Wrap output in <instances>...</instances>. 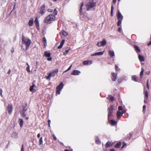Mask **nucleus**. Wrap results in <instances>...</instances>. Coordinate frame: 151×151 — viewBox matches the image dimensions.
I'll return each instance as SVG.
<instances>
[{
  "instance_id": "obj_1",
  "label": "nucleus",
  "mask_w": 151,
  "mask_h": 151,
  "mask_svg": "<svg viewBox=\"0 0 151 151\" xmlns=\"http://www.w3.org/2000/svg\"><path fill=\"white\" fill-rule=\"evenodd\" d=\"M30 40L27 37L23 36L22 38V43L23 44L26 45V49L28 50L31 44Z\"/></svg>"
},
{
  "instance_id": "obj_2",
  "label": "nucleus",
  "mask_w": 151,
  "mask_h": 151,
  "mask_svg": "<svg viewBox=\"0 0 151 151\" xmlns=\"http://www.w3.org/2000/svg\"><path fill=\"white\" fill-rule=\"evenodd\" d=\"M55 16L53 14H50L47 16L44 19V22L47 24L50 23L55 20Z\"/></svg>"
},
{
  "instance_id": "obj_3",
  "label": "nucleus",
  "mask_w": 151,
  "mask_h": 151,
  "mask_svg": "<svg viewBox=\"0 0 151 151\" xmlns=\"http://www.w3.org/2000/svg\"><path fill=\"white\" fill-rule=\"evenodd\" d=\"M96 2L95 0H90L86 6L87 10L88 11L90 9L96 5Z\"/></svg>"
},
{
  "instance_id": "obj_4",
  "label": "nucleus",
  "mask_w": 151,
  "mask_h": 151,
  "mask_svg": "<svg viewBox=\"0 0 151 151\" xmlns=\"http://www.w3.org/2000/svg\"><path fill=\"white\" fill-rule=\"evenodd\" d=\"M117 17L118 20V21L117 23V25L118 26L121 27V24L122 21L123 19V17L119 10L117 11Z\"/></svg>"
},
{
  "instance_id": "obj_5",
  "label": "nucleus",
  "mask_w": 151,
  "mask_h": 151,
  "mask_svg": "<svg viewBox=\"0 0 151 151\" xmlns=\"http://www.w3.org/2000/svg\"><path fill=\"white\" fill-rule=\"evenodd\" d=\"M27 104H23L22 106L23 109L20 111L21 115L22 116H26V114L25 113V112L27 109Z\"/></svg>"
},
{
  "instance_id": "obj_6",
  "label": "nucleus",
  "mask_w": 151,
  "mask_h": 151,
  "mask_svg": "<svg viewBox=\"0 0 151 151\" xmlns=\"http://www.w3.org/2000/svg\"><path fill=\"white\" fill-rule=\"evenodd\" d=\"M64 86V84L63 83L61 82L56 87V94H60L61 91L63 88Z\"/></svg>"
},
{
  "instance_id": "obj_7",
  "label": "nucleus",
  "mask_w": 151,
  "mask_h": 151,
  "mask_svg": "<svg viewBox=\"0 0 151 151\" xmlns=\"http://www.w3.org/2000/svg\"><path fill=\"white\" fill-rule=\"evenodd\" d=\"M58 70L57 69L54 70H53L51 72L49 73L48 76L46 78L48 80H50V77L52 76L54 77L55 76V73H57L58 72Z\"/></svg>"
},
{
  "instance_id": "obj_8",
  "label": "nucleus",
  "mask_w": 151,
  "mask_h": 151,
  "mask_svg": "<svg viewBox=\"0 0 151 151\" xmlns=\"http://www.w3.org/2000/svg\"><path fill=\"white\" fill-rule=\"evenodd\" d=\"M41 7V9L39 13L42 15L44 14L45 13V6L44 5H43Z\"/></svg>"
},
{
  "instance_id": "obj_9",
  "label": "nucleus",
  "mask_w": 151,
  "mask_h": 151,
  "mask_svg": "<svg viewBox=\"0 0 151 151\" xmlns=\"http://www.w3.org/2000/svg\"><path fill=\"white\" fill-rule=\"evenodd\" d=\"M113 106H111L110 108H108V109L109 110V112L108 114V118L109 119L110 117L111 116V113L113 111Z\"/></svg>"
},
{
  "instance_id": "obj_10",
  "label": "nucleus",
  "mask_w": 151,
  "mask_h": 151,
  "mask_svg": "<svg viewBox=\"0 0 151 151\" xmlns=\"http://www.w3.org/2000/svg\"><path fill=\"white\" fill-rule=\"evenodd\" d=\"M7 110L9 114H11L13 108L12 105L9 104L8 106Z\"/></svg>"
},
{
  "instance_id": "obj_11",
  "label": "nucleus",
  "mask_w": 151,
  "mask_h": 151,
  "mask_svg": "<svg viewBox=\"0 0 151 151\" xmlns=\"http://www.w3.org/2000/svg\"><path fill=\"white\" fill-rule=\"evenodd\" d=\"M81 72L79 70H74L72 71L71 74L73 75H78Z\"/></svg>"
},
{
  "instance_id": "obj_12",
  "label": "nucleus",
  "mask_w": 151,
  "mask_h": 151,
  "mask_svg": "<svg viewBox=\"0 0 151 151\" xmlns=\"http://www.w3.org/2000/svg\"><path fill=\"white\" fill-rule=\"evenodd\" d=\"M34 23V19L33 18H30V20H29L28 23V25L30 26H32L33 24Z\"/></svg>"
},
{
  "instance_id": "obj_13",
  "label": "nucleus",
  "mask_w": 151,
  "mask_h": 151,
  "mask_svg": "<svg viewBox=\"0 0 151 151\" xmlns=\"http://www.w3.org/2000/svg\"><path fill=\"white\" fill-rule=\"evenodd\" d=\"M111 75L112 76V79L113 81H115L116 79V74L115 75L114 72L111 73Z\"/></svg>"
},
{
  "instance_id": "obj_14",
  "label": "nucleus",
  "mask_w": 151,
  "mask_h": 151,
  "mask_svg": "<svg viewBox=\"0 0 151 151\" xmlns=\"http://www.w3.org/2000/svg\"><path fill=\"white\" fill-rule=\"evenodd\" d=\"M92 63V61H85L83 62V64L85 65H89Z\"/></svg>"
},
{
  "instance_id": "obj_15",
  "label": "nucleus",
  "mask_w": 151,
  "mask_h": 151,
  "mask_svg": "<svg viewBox=\"0 0 151 151\" xmlns=\"http://www.w3.org/2000/svg\"><path fill=\"white\" fill-rule=\"evenodd\" d=\"M113 144V143L110 142H108L106 144L105 146V148L106 149L107 148L112 146Z\"/></svg>"
},
{
  "instance_id": "obj_16",
  "label": "nucleus",
  "mask_w": 151,
  "mask_h": 151,
  "mask_svg": "<svg viewBox=\"0 0 151 151\" xmlns=\"http://www.w3.org/2000/svg\"><path fill=\"white\" fill-rule=\"evenodd\" d=\"M104 51L99 52L92 54L91 56H100L102 55L104 53Z\"/></svg>"
},
{
  "instance_id": "obj_17",
  "label": "nucleus",
  "mask_w": 151,
  "mask_h": 151,
  "mask_svg": "<svg viewBox=\"0 0 151 151\" xmlns=\"http://www.w3.org/2000/svg\"><path fill=\"white\" fill-rule=\"evenodd\" d=\"M144 92L145 95V99L147 100L148 99V93L147 91H145V89H144Z\"/></svg>"
},
{
  "instance_id": "obj_18",
  "label": "nucleus",
  "mask_w": 151,
  "mask_h": 151,
  "mask_svg": "<svg viewBox=\"0 0 151 151\" xmlns=\"http://www.w3.org/2000/svg\"><path fill=\"white\" fill-rule=\"evenodd\" d=\"M134 46L136 51L138 53H140V50L139 49V47L137 46L136 45H134Z\"/></svg>"
},
{
  "instance_id": "obj_19",
  "label": "nucleus",
  "mask_w": 151,
  "mask_h": 151,
  "mask_svg": "<svg viewBox=\"0 0 151 151\" xmlns=\"http://www.w3.org/2000/svg\"><path fill=\"white\" fill-rule=\"evenodd\" d=\"M19 124L20 127H22L24 123V121L23 119H19Z\"/></svg>"
},
{
  "instance_id": "obj_20",
  "label": "nucleus",
  "mask_w": 151,
  "mask_h": 151,
  "mask_svg": "<svg viewBox=\"0 0 151 151\" xmlns=\"http://www.w3.org/2000/svg\"><path fill=\"white\" fill-rule=\"evenodd\" d=\"M65 42V40H62L61 42L60 43V45L58 47V49H60L62 48L64 43Z\"/></svg>"
},
{
  "instance_id": "obj_21",
  "label": "nucleus",
  "mask_w": 151,
  "mask_h": 151,
  "mask_svg": "<svg viewBox=\"0 0 151 151\" xmlns=\"http://www.w3.org/2000/svg\"><path fill=\"white\" fill-rule=\"evenodd\" d=\"M123 114V113H122V112H121L120 111H118L116 114L117 116V118L118 119H120L121 118V117L122 116Z\"/></svg>"
},
{
  "instance_id": "obj_22",
  "label": "nucleus",
  "mask_w": 151,
  "mask_h": 151,
  "mask_svg": "<svg viewBox=\"0 0 151 151\" xmlns=\"http://www.w3.org/2000/svg\"><path fill=\"white\" fill-rule=\"evenodd\" d=\"M36 86L33 83L32 85L30 87V91L31 92L34 91L35 90L34 88Z\"/></svg>"
},
{
  "instance_id": "obj_23",
  "label": "nucleus",
  "mask_w": 151,
  "mask_h": 151,
  "mask_svg": "<svg viewBox=\"0 0 151 151\" xmlns=\"http://www.w3.org/2000/svg\"><path fill=\"white\" fill-rule=\"evenodd\" d=\"M12 137L15 138H17L18 137V134L15 132H13L12 134Z\"/></svg>"
},
{
  "instance_id": "obj_24",
  "label": "nucleus",
  "mask_w": 151,
  "mask_h": 151,
  "mask_svg": "<svg viewBox=\"0 0 151 151\" xmlns=\"http://www.w3.org/2000/svg\"><path fill=\"white\" fill-rule=\"evenodd\" d=\"M138 58L141 62H143L144 61V59L143 57L141 56L140 54L138 55Z\"/></svg>"
},
{
  "instance_id": "obj_25",
  "label": "nucleus",
  "mask_w": 151,
  "mask_h": 151,
  "mask_svg": "<svg viewBox=\"0 0 151 151\" xmlns=\"http://www.w3.org/2000/svg\"><path fill=\"white\" fill-rule=\"evenodd\" d=\"M109 54L111 57H113L114 56V52L113 50H109Z\"/></svg>"
},
{
  "instance_id": "obj_26",
  "label": "nucleus",
  "mask_w": 151,
  "mask_h": 151,
  "mask_svg": "<svg viewBox=\"0 0 151 151\" xmlns=\"http://www.w3.org/2000/svg\"><path fill=\"white\" fill-rule=\"evenodd\" d=\"M44 55L45 57H50L51 55V54L50 52H47L45 51L44 53Z\"/></svg>"
},
{
  "instance_id": "obj_27",
  "label": "nucleus",
  "mask_w": 151,
  "mask_h": 151,
  "mask_svg": "<svg viewBox=\"0 0 151 151\" xmlns=\"http://www.w3.org/2000/svg\"><path fill=\"white\" fill-rule=\"evenodd\" d=\"M70 49V47H68L65 49V51L63 52L64 55H65L68 53V51Z\"/></svg>"
},
{
  "instance_id": "obj_28",
  "label": "nucleus",
  "mask_w": 151,
  "mask_h": 151,
  "mask_svg": "<svg viewBox=\"0 0 151 151\" xmlns=\"http://www.w3.org/2000/svg\"><path fill=\"white\" fill-rule=\"evenodd\" d=\"M110 124L112 125H114L116 124V122L113 120H111L110 122Z\"/></svg>"
},
{
  "instance_id": "obj_29",
  "label": "nucleus",
  "mask_w": 151,
  "mask_h": 151,
  "mask_svg": "<svg viewBox=\"0 0 151 151\" xmlns=\"http://www.w3.org/2000/svg\"><path fill=\"white\" fill-rule=\"evenodd\" d=\"M35 24L37 26H39V23L38 20L37 18V17H36L35 20Z\"/></svg>"
},
{
  "instance_id": "obj_30",
  "label": "nucleus",
  "mask_w": 151,
  "mask_h": 151,
  "mask_svg": "<svg viewBox=\"0 0 151 151\" xmlns=\"http://www.w3.org/2000/svg\"><path fill=\"white\" fill-rule=\"evenodd\" d=\"M101 45L102 46H104L106 45V41L104 39V40L102 41H101Z\"/></svg>"
},
{
  "instance_id": "obj_31",
  "label": "nucleus",
  "mask_w": 151,
  "mask_h": 151,
  "mask_svg": "<svg viewBox=\"0 0 151 151\" xmlns=\"http://www.w3.org/2000/svg\"><path fill=\"white\" fill-rule=\"evenodd\" d=\"M132 79L135 81H137L138 79L137 77L135 76H133L132 77Z\"/></svg>"
},
{
  "instance_id": "obj_32",
  "label": "nucleus",
  "mask_w": 151,
  "mask_h": 151,
  "mask_svg": "<svg viewBox=\"0 0 151 151\" xmlns=\"http://www.w3.org/2000/svg\"><path fill=\"white\" fill-rule=\"evenodd\" d=\"M60 33H62L64 36H66L68 35V33L64 30H62L60 32Z\"/></svg>"
},
{
  "instance_id": "obj_33",
  "label": "nucleus",
  "mask_w": 151,
  "mask_h": 151,
  "mask_svg": "<svg viewBox=\"0 0 151 151\" xmlns=\"http://www.w3.org/2000/svg\"><path fill=\"white\" fill-rule=\"evenodd\" d=\"M96 143H97L98 144H100V142L99 141V137L98 136H97L96 137Z\"/></svg>"
},
{
  "instance_id": "obj_34",
  "label": "nucleus",
  "mask_w": 151,
  "mask_h": 151,
  "mask_svg": "<svg viewBox=\"0 0 151 151\" xmlns=\"http://www.w3.org/2000/svg\"><path fill=\"white\" fill-rule=\"evenodd\" d=\"M121 145V142L117 143L115 146V147L116 148H119Z\"/></svg>"
},
{
  "instance_id": "obj_35",
  "label": "nucleus",
  "mask_w": 151,
  "mask_h": 151,
  "mask_svg": "<svg viewBox=\"0 0 151 151\" xmlns=\"http://www.w3.org/2000/svg\"><path fill=\"white\" fill-rule=\"evenodd\" d=\"M144 71V69L143 68H142L141 69V71L140 73V76L141 77H142L143 76Z\"/></svg>"
},
{
  "instance_id": "obj_36",
  "label": "nucleus",
  "mask_w": 151,
  "mask_h": 151,
  "mask_svg": "<svg viewBox=\"0 0 151 151\" xmlns=\"http://www.w3.org/2000/svg\"><path fill=\"white\" fill-rule=\"evenodd\" d=\"M108 98L112 101H113L114 100V98L111 95L109 96Z\"/></svg>"
},
{
  "instance_id": "obj_37",
  "label": "nucleus",
  "mask_w": 151,
  "mask_h": 151,
  "mask_svg": "<svg viewBox=\"0 0 151 151\" xmlns=\"http://www.w3.org/2000/svg\"><path fill=\"white\" fill-rule=\"evenodd\" d=\"M43 144L42 138V137H41L39 139V145H42Z\"/></svg>"
},
{
  "instance_id": "obj_38",
  "label": "nucleus",
  "mask_w": 151,
  "mask_h": 151,
  "mask_svg": "<svg viewBox=\"0 0 151 151\" xmlns=\"http://www.w3.org/2000/svg\"><path fill=\"white\" fill-rule=\"evenodd\" d=\"M43 43L44 45H46L47 42H46V40L45 37H44L43 38Z\"/></svg>"
},
{
  "instance_id": "obj_39",
  "label": "nucleus",
  "mask_w": 151,
  "mask_h": 151,
  "mask_svg": "<svg viewBox=\"0 0 151 151\" xmlns=\"http://www.w3.org/2000/svg\"><path fill=\"white\" fill-rule=\"evenodd\" d=\"M53 13L55 16L58 13V12L55 9L53 12Z\"/></svg>"
},
{
  "instance_id": "obj_40",
  "label": "nucleus",
  "mask_w": 151,
  "mask_h": 151,
  "mask_svg": "<svg viewBox=\"0 0 151 151\" xmlns=\"http://www.w3.org/2000/svg\"><path fill=\"white\" fill-rule=\"evenodd\" d=\"M146 106L145 105H144L143 106L142 111L144 113L145 112V111L146 110Z\"/></svg>"
},
{
  "instance_id": "obj_41",
  "label": "nucleus",
  "mask_w": 151,
  "mask_h": 151,
  "mask_svg": "<svg viewBox=\"0 0 151 151\" xmlns=\"http://www.w3.org/2000/svg\"><path fill=\"white\" fill-rule=\"evenodd\" d=\"M83 3H82L81 4V6L80 8V13H81V12L82 9V7L83 6Z\"/></svg>"
},
{
  "instance_id": "obj_42",
  "label": "nucleus",
  "mask_w": 151,
  "mask_h": 151,
  "mask_svg": "<svg viewBox=\"0 0 151 151\" xmlns=\"http://www.w3.org/2000/svg\"><path fill=\"white\" fill-rule=\"evenodd\" d=\"M72 65H71L70 66V67H69V68L67 69V70H65V71L64 72H65L71 69V68L72 67Z\"/></svg>"
},
{
  "instance_id": "obj_43",
  "label": "nucleus",
  "mask_w": 151,
  "mask_h": 151,
  "mask_svg": "<svg viewBox=\"0 0 151 151\" xmlns=\"http://www.w3.org/2000/svg\"><path fill=\"white\" fill-rule=\"evenodd\" d=\"M115 69L117 71L119 70L120 69L119 67L116 65H115Z\"/></svg>"
},
{
  "instance_id": "obj_44",
  "label": "nucleus",
  "mask_w": 151,
  "mask_h": 151,
  "mask_svg": "<svg viewBox=\"0 0 151 151\" xmlns=\"http://www.w3.org/2000/svg\"><path fill=\"white\" fill-rule=\"evenodd\" d=\"M97 45L99 46V47H100V46H101V42H98L97 43Z\"/></svg>"
},
{
  "instance_id": "obj_45",
  "label": "nucleus",
  "mask_w": 151,
  "mask_h": 151,
  "mask_svg": "<svg viewBox=\"0 0 151 151\" xmlns=\"http://www.w3.org/2000/svg\"><path fill=\"white\" fill-rule=\"evenodd\" d=\"M27 71L28 72H30V70L29 69V67H27L26 69Z\"/></svg>"
},
{
  "instance_id": "obj_46",
  "label": "nucleus",
  "mask_w": 151,
  "mask_h": 151,
  "mask_svg": "<svg viewBox=\"0 0 151 151\" xmlns=\"http://www.w3.org/2000/svg\"><path fill=\"white\" fill-rule=\"evenodd\" d=\"M52 136L53 137V139L55 140H56L57 139V138L55 135L54 134H53Z\"/></svg>"
},
{
  "instance_id": "obj_47",
  "label": "nucleus",
  "mask_w": 151,
  "mask_h": 151,
  "mask_svg": "<svg viewBox=\"0 0 151 151\" xmlns=\"http://www.w3.org/2000/svg\"><path fill=\"white\" fill-rule=\"evenodd\" d=\"M2 90L0 88V94L1 96H2Z\"/></svg>"
},
{
  "instance_id": "obj_48",
  "label": "nucleus",
  "mask_w": 151,
  "mask_h": 151,
  "mask_svg": "<svg viewBox=\"0 0 151 151\" xmlns=\"http://www.w3.org/2000/svg\"><path fill=\"white\" fill-rule=\"evenodd\" d=\"M147 86L148 89H149V86L148 81L147 80Z\"/></svg>"
},
{
  "instance_id": "obj_49",
  "label": "nucleus",
  "mask_w": 151,
  "mask_h": 151,
  "mask_svg": "<svg viewBox=\"0 0 151 151\" xmlns=\"http://www.w3.org/2000/svg\"><path fill=\"white\" fill-rule=\"evenodd\" d=\"M114 9V6H113V5H112L111 6V11H112V12H113Z\"/></svg>"
},
{
  "instance_id": "obj_50",
  "label": "nucleus",
  "mask_w": 151,
  "mask_h": 151,
  "mask_svg": "<svg viewBox=\"0 0 151 151\" xmlns=\"http://www.w3.org/2000/svg\"><path fill=\"white\" fill-rule=\"evenodd\" d=\"M21 151H24V149L23 145H22V148L21 149Z\"/></svg>"
},
{
  "instance_id": "obj_51",
  "label": "nucleus",
  "mask_w": 151,
  "mask_h": 151,
  "mask_svg": "<svg viewBox=\"0 0 151 151\" xmlns=\"http://www.w3.org/2000/svg\"><path fill=\"white\" fill-rule=\"evenodd\" d=\"M118 109L119 110H122V107L121 106H119Z\"/></svg>"
},
{
  "instance_id": "obj_52",
  "label": "nucleus",
  "mask_w": 151,
  "mask_h": 151,
  "mask_svg": "<svg viewBox=\"0 0 151 151\" xmlns=\"http://www.w3.org/2000/svg\"><path fill=\"white\" fill-rule=\"evenodd\" d=\"M121 27H119L118 30V32H121Z\"/></svg>"
},
{
  "instance_id": "obj_53",
  "label": "nucleus",
  "mask_w": 151,
  "mask_h": 151,
  "mask_svg": "<svg viewBox=\"0 0 151 151\" xmlns=\"http://www.w3.org/2000/svg\"><path fill=\"white\" fill-rule=\"evenodd\" d=\"M49 58L47 59V60L48 61H51L52 59V58L51 57H48Z\"/></svg>"
},
{
  "instance_id": "obj_54",
  "label": "nucleus",
  "mask_w": 151,
  "mask_h": 151,
  "mask_svg": "<svg viewBox=\"0 0 151 151\" xmlns=\"http://www.w3.org/2000/svg\"><path fill=\"white\" fill-rule=\"evenodd\" d=\"M11 70L10 69H9L8 71L7 72V73L8 74H10V73H11Z\"/></svg>"
},
{
  "instance_id": "obj_55",
  "label": "nucleus",
  "mask_w": 151,
  "mask_h": 151,
  "mask_svg": "<svg viewBox=\"0 0 151 151\" xmlns=\"http://www.w3.org/2000/svg\"><path fill=\"white\" fill-rule=\"evenodd\" d=\"M126 145V144L124 142L123 143V146L122 147V148H124V146Z\"/></svg>"
},
{
  "instance_id": "obj_56",
  "label": "nucleus",
  "mask_w": 151,
  "mask_h": 151,
  "mask_svg": "<svg viewBox=\"0 0 151 151\" xmlns=\"http://www.w3.org/2000/svg\"><path fill=\"white\" fill-rule=\"evenodd\" d=\"M50 120H48V124H50Z\"/></svg>"
},
{
  "instance_id": "obj_57",
  "label": "nucleus",
  "mask_w": 151,
  "mask_h": 151,
  "mask_svg": "<svg viewBox=\"0 0 151 151\" xmlns=\"http://www.w3.org/2000/svg\"><path fill=\"white\" fill-rule=\"evenodd\" d=\"M47 11L48 12H52V10L50 9H48Z\"/></svg>"
},
{
  "instance_id": "obj_58",
  "label": "nucleus",
  "mask_w": 151,
  "mask_h": 151,
  "mask_svg": "<svg viewBox=\"0 0 151 151\" xmlns=\"http://www.w3.org/2000/svg\"><path fill=\"white\" fill-rule=\"evenodd\" d=\"M37 137L38 138H40V133H39L38 134Z\"/></svg>"
},
{
  "instance_id": "obj_59",
  "label": "nucleus",
  "mask_w": 151,
  "mask_h": 151,
  "mask_svg": "<svg viewBox=\"0 0 151 151\" xmlns=\"http://www.w3.org/2000/svg\"><path fill=\"white\" fill-rule=\"evenodd\" d=\"M151 45V41H150V42L148 44V46H149L150 45Z\"/></svg>"
},
{
  "instance_id": "obj_60",
  "label": "nucleus",
  "mask_w": 151,
  "mask_h": 151,
  "mask_svg": "<svg viewBox=\"0 0 151 151\" xmlns=\"http://www.w3.org/2000/svg\"><path fill=\"white\" fill-rule=\"evenodd\" d=\"M116 0H113V2L115 3L116 2Z\"/></svg>"
},
{
  "instance_id": "obj_61",
  "label": "nucleus",
  "mask_w": 151,
  "mask_h": 151,
  "mask_svg": "<svg viewBox=\"0 0 151 151\" xmlns=\"http://www.w3.org/2000/svg\"><path fill=\"white\" fill-rule=\"evenodd\" d=\"M110 151H115V150L114 149H111Z\"/></svg>"
},
{
  "instance_id": "obj_62",
  "label": "nucleus",
  "mask_w": 151,
  "mask_h": 151,
  "mask_svg": "<svg viewBox=\"0 0 151 151\" xmlns=\"http://www.w3.org/2000/svg\"><path fill=\"white\" fill-rule=\"evenodd\" d=\"M146 100H147L146 99H145V100H144V102L145 103H147V101H146Z\"/></svg>"
},
{
  "instance_id": "obj_63",
  "label": "nucleus",
  "mask_w": 151,
  "mask_h": 151,
  "mask_svg": "<svg viewBox=\"0 0 151 151\" xmlns=\"http://www.w3.org/2000/svg\"><path fill=\"white\" fill-rule=\"evenodd\" d=\"M113 12H112L111 11V16H113Z\"/></svg>"
},
{
  "instance_id": "obj_64",
  "label": "nucleus",
  "mask_w": 151,
  "mask_h": 151,
  "mask_svg": "<svg viewBox=\"0 0 151 151\" xmlns=\"http://www.w3.org/2000/svg\"><path fill=\"white\" fill-rule=\"evenodd\" d=\"M146 74L147 75H149V72H148V71H147V72H146Z\"/></svg>"
}]
</instances>
